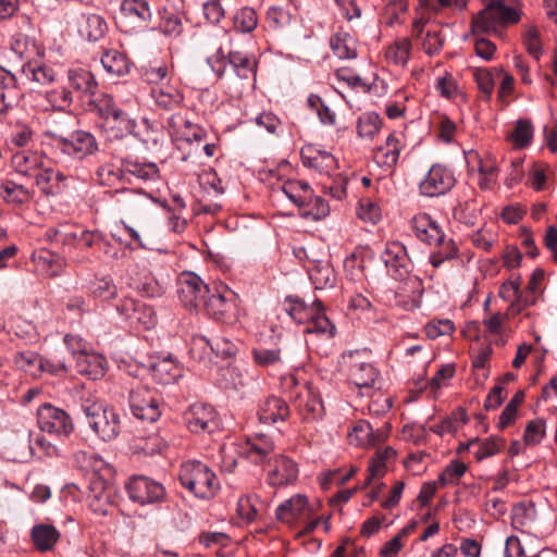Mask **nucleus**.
Segmentation results:
<instances>
[{"mask_svg": "<svg viewBox=\"0 0 557 557\" xmlns=\"http://www.w3.org/2000/svg\"><path fill=\"white\" fill-rule=\"evenodd\" d=\"M333 53L342 60H350L357 57L356 40L348 34L338 32L330 39Z\"/></svg>", "mask_w": 557, "mask_h": 557, "instance_id": "f704fd0d", "label": "nucleus"}, {"mask_svg": "<svg viewBox=\"0 0 557 557\" xmlns=\"http://www.w3.org/2000/svg\"><path fill=\"white\" fill-rule=\"evenodd\" d=\"M23 72L29 79L40 85L51 84L55 79L54 70L46 64H33L28 62L24 65Z\"/></svg>", "mask_w": 557, "mask_h": 557, "instance_id": "864d4df0", "label": "nucleus"}, {"mask_svg": "<svg viewBox=\"0 0 557 557\" xmlns=\"http://www.w3.org/2000/svg\"><path fill=\"white\" fill-rule=\"evenodd\" d=\"M98 182L103 186H113L124 178V166L117 168L111 163L100 165L96 172Z\"/></svg>", "mask_w": 557, "mask_h": 557, "instance_id": "052dcab7", "label": "nucleus"}, {"mask_svg": "<svg viewBox=\"0 0 557 557\" xmlns=\"http://www.w3.org/2000/svg\"><path fill=\"white\" fill-rule=\"evenodd\" d=\"M46 99L52 109L64 111L71 107L74 100L73 91L66 87L48 90Z\"/></svg>", "mask_w": 557, "mask_h": 557, "instance_id": "13d9d810", "label": "nucleus"}, {"mask_svg": "<svg viewBox=\"0 0 557 557\" xmlns=\"http://www.w3.org/2000/svg\"><path fill=\"white\" fill-rule=\"evenodd\" d=\"M546 433V424L543 419L530 421L524 430L523 440L527 445L535 446L541 443Z\"/></svg>", "mask_w": 557, "mask_h": 557, "instance_id": "e2e57ef3", "label": "nucleus"}, {"mask_svg": "<svg viewBox=\"0 0 557 557\" xmlns=\"http://www.w3.org/2000/svg\"><path fill=\"white\" fill-rule=\"evenodd\" d=\"M455 183L451 170L442 164H433L419 183V193L425 197H440L447 194Z\"/></svg>", "mask_w": 557, "mask_h": 557, "instance_id": "9b49d317", "label": "nucleus"}, {"mask_svg": "<svg viewBox=\"0 0 557 557\" xmlns=\"http://www.w3.org/2000/svg\"><path fill=\"white\" fill-rule=\"evenodd\" d=\"M251 357L255 364L260 368H271L283 362L280 348L255 347L251 350Z\"/></svg>", "mask_w": 557, "mask_h": 557, "instance_id": "09e8293b", "label": "nucleus"}, {"mask_svg": "<svg viewBox=\"0 0 557 557\" xmlns=\"http://www.w3.org/2000/svg\"><path fill=\"white\" fill-rule=\"evenodd\" d=\"M379 372L372 363L354 359L349 367V380L358 388H370L377 380Z\"/></svg>", "mask_w": 557, "mask_h": 557, "instance_id": "c756f323", "label": "nucleus"}, {"mask_svg": "<svg viewBox=\"0 0 557 557\" xmlns=\"http://www.w3.org/2000/svg\"><path fill=\"white\" fill-rule=\"evenodd\" d=\"M129 407L133 414L143 421L154 422L160 416L159 400L146 386H138L129 394Z\"/></svg>", "mask_w": 557, "mask_h": 557, "instance_id": "4468645a", "label": "nucleus"}, {"mask_svg": "<svg viewBox=\"0 0 557 557\" xmlns=\"http://www.w3.org/2000/svg\"><path fill=\"white\" fill-rule=\"evenodd\" d=\"M438 246L437 250L430 256V262L434 268H438L445 260H450L457 257L458 248L453 239H443L441 243L433 244Z\"/></svg>", "mask_w": 557, "mask_h": 557, "instance_id": "5fc2aeb1", "label": "nucleus"}, {"mask_svg": "<svg viewBox=\"0 0 557 557\" xmlns=\"http://www.w3.org/2000/svg\"><path fill=\"white\" fill-rule=\"evenodd\" d=\"M77 370L90 380H98L106 373V359L97 354H81L76 359Z\"/></svg>", "mask_w": 557, "mask_h": 557, "instance_id": "2f4dec72", "label": "nucleus"}, {"mask_svg": "<svg viewBox=\"0 0 557 557\" xmlns=\"http://www.w3.org/2000/svg\"><path fill=\"white\" fill-rule=\"evenodd\" d=\"M382 127V120L379 114L369 112L362 114L357 122L358 136L366 140H372Z\"/></svg>", "mask_w": 557, "mask_h": 557, "instance_id": "de8ad7c7", "label": "nucleus"}, {"mask_svg": "<svg viewBox=\"0 0 557 557\" xmlns=\"http://www.w3.org/2000/svg\"><path fill=\"white\" fill-rule=\"evenodd\" d=\"M60 533L50 524H37L32 529V540L40 552H48L58 542Z\"/></svg>", "mask_w": 557, "mask_h": 557, "instance_id": "e433bc0d", "label": "nucleus"}, {"mask_svg": "<svg viewBox=\"0 0 557 557\" xmlns=\"http://www.w3.org/2000/svg\"><path fill=\"white\" fill-rule=\"evenodd\" d=\"M159 28L165 36L178 37L184 28L180 13L172 8L164 7L160 11Z\"/></svg>", "mask_w": 557, "mask_h": 557, "instance_id": "c03bdc74", "label": "nucleus"}, {"mask_svg": "<svg viewBox=\"0 0 557 557\" xmlns=\"http://www.w3.org/2000/svg\"><path fill=\"white\" fill-rule=\"evenodd\" d=\"M125 175L129 174L143 181H156L159 178V168L152 162L138 160H123Z\"/></svg>", "mask_w": 557, "mask_h": 557, "instance_id": "58836bf2", "label": "nucleus"}, {"mask_svg": "<svg viewBox=\"0 0 557 557\" xmlns=\"http://www.w3.org/2000/svg\"><path fill=\"white\" fill-rule=\"evenodd\" d=\"M131 323L140 325L144 329L149 330L153 327L157 323L156 312L150 306L139 301L132 317Z\"/></svg>", "mask_w": 557, "mask_h": 557, "instance_id": "680f3d73", "label": "nucleus"}, {"mask_svg": "<svg viewBox=\"0 0 557 557\" xmlns=\"http://www.w3.org/2000/svg\"><path fill=\"white\" fill-rule=\"evenodd\" d=\"M92 294L101 300H111L116 297L117 289L111 278L102 277L94 282Z\"/></svg>", "mask_w": 557, "mask_h": 557, "instance_id": "338daca9", "label": "nucleus"}, {"mask_svg": "<svg viewBox=\"0 0 557 557\" xmlns=\"http://www.w3.org/2000/svg\"><path fill=\"white\" fill-rule=\"evenodd\" d=\"M103 69L113 75L122 76L129 71L127 57L117 50H108L101 57Z\"/></svg>", "mask_w": 557, "mask_h": 557, "instance_id": "37998d69", "label": "nucleus"}, {"mask_svg": "<svg viewBox=\"0 0 557 557\" xmlns=\"http://www.w3.org/2000/svg\"><path fill=\"white\" fill-rule=\"evenodd\" d=\"M168 127L169 133L176 141L201 143L207 137V132L200 125L193 123L180 113L171 115Z\"/></svg>", "mask_w": 557, "mask_h": 557, "instance_id": "6ab92c4d", "label": "nucleus"}, {"mask_svg": "<svg viewBox=\"0 0 557 557\" xmlns=\"http://www.w3.org/2000/svg\"><path fill=\"white\" fill-rule=\"evenodd\" d=\"M454 323L448 319L432 320L424 326L425 334L431 339H435L444 335H449L454 332Z\"/></svg>", "mask_w": 557, "mask_h": 557, "instance_id": "774afa93", "label": "nucleus"}, {"mask_svg": "<svg viewBox=\"0 0 557 557\" xmlns=\"http://www.w3.org/2000/svg\"><path fill=\"white\" fill-rule=\"evenodd\" d=\"M187 429L195 434L212 433L218 428L215 409L206 404H193L184 413Z\"/></svg>", "mask_w": 557, "mask_h": 557, "instance_id": "2eb2a0df", "label": "nucleus"}, {"mask_svg": "<svg viewBox=\"0 0 557 557\" xmlns=\"http://www.w3.org/2000/svg\"><path fill=\"white\" fill-rule=\"evenodd\" d=\"M329 212L330 207L327 202L323 198L312 195V199L301 209L300 215L306 219L318 221L325 218Z\"/></svg>", "mask_w": 557, "mask_h": 557, "instance_id": "bf43d9fd", "label": "nucleus"}, {"mask_svg": "<svg viewBox=\"0 0 557 557\" xmlns=\"http://www.w3.org/2000/svg\"><path fill=\"white\" fill-rule=\"evenodd\" d=\"M228 63L235 71L238 77L247 79L255 77L257 61L255 58L249 57L239 51L228 53Z\"/></svg>", "mask_w": 557, "mask_h": 557, "instance_id": "79ce46f5", "label": "nucleus"}, {"mask_svg": "<svg viewBox=\"0 0 557 557\" xmlns=\"http://www.w3.org/2000/svg\"><path fill=\"white\" fill-rule=\"evenodd\" d=\"M2 197L7 202L23 205L33 198V193L21 184L7 181L2 185Z\"/></svg>", "mask_w": 557, "mask_h": 557, "instance_id": "603ef678", "label": "nucleus"}, {"mask_svg": "<svg viewBox=\"0 0 557 557\" xmlns=\"http://www.w3.org/2000/svg\"><path fill=\"white\" fill-rule=\"evenodd\" d=\"M174 75V66L171 62L156 60L143 67L144 79L151 85L161 86L164 81L170 82Z\"/></svg>", "mask_w": 557, "mask_h": 557, "instance_id": "473e14b6", "label": "nucleus"}, {"mask_svg": "<svg viewBox=\"0 0 557 557\" xmlns=\"http://www.w3.org/2000/svg\"><path fill=\"white\" fill-rule=\"evenodd\" d=\"M381 260L393 278L396 281H407L414 288L420 286L419 277L410 274V260L406 247L401 243H387L381 253Z\"/></svg>", "mask_w": 557, "mask_h": 557, "instance_id": "423d86ee", "label": "nucleus"}, {"mask_svg": "<svg viewBox=\"0 0 557 557\" xmlns=\"http://www.w3.org/2000/svg\"><path fill=\"white\" fill-rule=\"evenodd\" d=\"M312 508L305 495L297 494L282 503L276 509V518L289 522L294 519L311 517Z\"/></svg>", "mask_w": 557, "mask_h": 557, "instance_id": "b1692460", "label": "nucleus"}, {"mask_svg": "<svg viewBox=\"0 0 557 557\" xmlns=\"http://www.w3.org/2000/svg\"><path fill=\"white\" fill-rule=\"evenodd\" d=\"M128 497L140 505L160 503L164 500L166 492L164 486L145 475H134L126 483Z\"/></svg>", "mask_w": 557, "mask_h": 557, "instance_id": "9d476101", "label": "nucleus"}, {"mask_svg": "<svg viewBox=\"0 0 557 557\" xmlns=\"http://www.w3.org/2000/svg\"><path fill=\"white\" fill-rule=\"evenodd\" d=\"M507 138L516 148H525L533 138V125L531 121L518 120L513 131Z\"/></svg>", "mask_w": 557, "mask_h": 557, "instance_id": "3c124183", "label": "nucleus"}, {"mask_svg": "<svg viewBox=\"0 0 557 557\" xmlns=\"http://www.w3.org/2000/svg\"><path fill=\"white\" fill-rule=\"evenodd\" d=\"M87 104L91 111H96L103 119H112L114 122L119 123L121 128L125 131L132 132L134 129L135 123L131 120L126 112L119 109L109 94H100L91 96Z\"/></svg>", "mask_w": 557, "mask_h": 557, "instance_id": "dca6fc26", "label": "nucleus"}, {"mask_svg": "<svg viewBox=\"0 0 557 557\" xmlns=\"http://www.w3.org/2000/svg\"><path fill=\"white\" fill-rule=\"evenodd\" d=\"M114 488L111 483L98 472L91 474L87 500L90 509L101 516H106L113 508Z\"/></svg>", "mask_w": 557, "mask_h": 557, "instance_id": "f8f14e48", "label": "nucleus"}, {"mask_svg": "<svg viewBox=\"0 0 557 557\" xmlns=\"http://www.w3.org/2000/svg\"><path fill=\"white\" fill-rule=\"evenodd\" d=\"M10 47L22 59H30L33 55H41L44 53L35 39L22 33L12 36Z\"/></svg>", "mask_w": 557, "mask_h": 557, "instance_id": "a19ab883", "label": "nucleus"}, {"mask_svg": "<svg viewBox=\"0 0 557 557\" xmlns=\"http://www.w3.org/2000/svg\"><path fill=\"white\" fill-rule=\"evenodd\" d=\"M372 426L364 420L358 421L348 433L349 443L360 447H371Z\"/></svg>", "mask_w": 557, "mask_h": 557, "instance_id": "4d7b16f0", "label": "nucleus"}, {"mask_svg": "<svg viewBox=\"0 0 557 557\" xmlns=\"http://www.w3.org/2000/svg\"><path fill=\"white\" fill-rule=\"evenodd\" d=\"M89 428L104 442L115 440L121 432L119 412L101 401L85 400L82 405Z\"/></svg>", "mask_w": 557, "mask_h": 557, "instance_id": "20e7f679", "label": "nucleus"}, {"mask_svg": "<svg viewBox=\"0 0 557 557\" xmlns=\"http://www.w3.org/2000/svg\"><path fill=\"white\" fill-rule=\"evenodd\" d=\"M150 95L154 104L165 111L175 110L184 101L183 94L172 85H161L151 88Z\"/></svg>", "mask_w": 557, "mask_h": 557, "instance_id": "c85d7f7f", "label": "nucleus"}, {"mask_svg": "<svg viewBox=\"0 0 557 557\" xmlns=\"http://www.w3.org/2000/svg\"><path fill=\"white\" fill-rule=\"evenodd\" d=\"M268 482L273 486H282L292 483L298 474L297 465L288 457L277 455L269 459Z\"/></svg>", "mask_w": 557, "mask_h": 557, "instance_id": "412c9836", "label": "nucleus"}, {"mask_svg": "<svg viewBox=\"0 0 557 557\" xmlns=\"http://www.w3.org/2000/svg\"><path fill=\"white\" fill-rule=\"evenodd\" d=\"M211 290L202 280L191 272H183L178 277L177 294L182 305L189 309L203 306Z\"/></svg>", "mask_w": 557, "mask_h": 557, "instance_id": "6e6552de", "label": "nucleus"}, {"mask_svg": "<svg viewBox=\"0 0 557 557\" xmlns=\"http://www.w3.org/2000/svg\"><path fill=\"white\" fill-rule=\"evenodd\" d=\"M445 37L440 29H428L422 39V49L428 55L440 53L444 46Z\"/></svg>", "mask_w": 557, "mask_h": 557, "instance_id": "0e129e2a", "label": "nucleus"}, {"mask_svg": "<svg viewBox=\"0 0 557 557\" xmlns=\"http://www.w3.org/2000/svg\"><path fill=\"white\" fill-rule=\"evenodd\" d=\"M282 388L288 394L304 421H315L323 417V403L311 384H300L294 375H288L283 377Z\"/></svg>", "mask_w": 557, "mask_h": 557, "instance_id": "f257e3e1", "label": "nucleus"}, {"mask_svg": "<svg viewBox=\"0 0 557 557\" xmlns=\"http://www.w3.org/2000/svg\"><path fill=\"white\" fill-rule=\"evenodd\" d=\"M282 190L300 210L312 199V190L309 184L302 181H287L284 183Z\"/></svg>", "mask_w": 557, "mask_h": 557, "instance_id": "4c0bfd02", "label": "nucleus"}, {"mask_svg": "<svg viewBox=\"0 0 557 557\" xmlns=\"http://www.w3.org/2000/svg\"><path fill=\"white\" fill-rule=\"evenodd\" d=\"M274 443L265 435H260L253 440H248L245 447V454L252 462L259 463L267 459L273 453Z\"/></svg>", "mask_w": 557, "mask_h": 557, "instance_id": "c9c22d12", "label": "nucleus"}, {"mask_svg": "<svg viewBox=\"0 0 557 557\" xmlns=\"http://www.w3.org/2000/svg\"><path fill=\"white\" fill-rule=\"evenodd\" d=\"M202 307L210 317L225 323L235 322L238 315L235 296L226 287L214 288Z\"/></svg>", "mask_w": 557, "mask_h": 557, "instance_id": "1a4fd4ad", "label": "nucleus"}, {"mask_svg": "<svg viewBox=\"0 0 557 557\" xmlns=\"http://www.w3.org/2000/svg\"><path fill=\"white\" fill-rule=\"evenodd\" d=\"M234 28L240 33H251L258 25L257 12L249 7L239 9L233 18Z\"/></svg>", "mask_w": 557, "mask_h": 557, "instance_id": "6e6d98bb", "label": "nucleus"}, {"mask_svg": "<svg viewBox=\"0 0 557 557\" xmlns=\"http://www.w3.org/2000/svg\"><path fill=\"white\" fill-rule=\"evenodd\" d=\"M412 51L411 40L407 37L393 41L385 50V59L389 64L405 67Z\"/></svg>", "mask_w": 557, "mask_h": 557, "instance_id": "72a5a7b5", "label": "nucleus"}, {"mask_svg": "<svg viewBox=\"0 0 557 557\" xmlns=\"http://www.w3.org/2000/svg\"><path fill=\"white\" fill-rule=\"evenodd\" d=\"M55 146L63 153L75 159H84L98 150V144L92 134L85 131H75L69 138L57 137Z\"/></svg>", "mask_w": 557, "mask_h": 557, "instance_id": "ddd939ff", "label": "nucleus"}, {"mask_svg": "<svg viewBox=\"0 0 557 557\" xmlns=\"http://www.w3.org/2000/svg\"><path fill=\"white\" fill-rule=\"evenodd\" d=\"M519 21L520 13L516 9L505 5L500 0H493L473 17L471 30L474 35L497 34L508 24Z\"/></svg>", "mask_w": 557, "mask_h": 557, "instance_id": "39448f33", "label": "nucleus"}, {"mask_svg": "<svg viewBox=\"0 0 557 557\" xmlns=\"http://www.w3.org/2000/svg\"><path fill=\"white\" fill-rule=\"evenodd\" d=\"M117 210L125 214H137L146 210L152 198L141 189L122 188L111 191Z\"/></svg>", "mask_w": 557, "mask_h": 557, "instance_id": "f3484780", "label": "nucleus"}, {"mask_svg": "<svg viewBox=\"0 0 557 557\" xmlns=\"http://www.w3.org/2000/svg\"><path fill=\"white\" fill-rule=\"evenodd\" d=\"M70 90L75 92L82 101H88L98 90V83L94 74L83 67L70 69L66 74Z\"/></svg>", "mask_w": 557, "mask_h": 557, "instance_id": "aec40b11", "label": "nucleus"}, {"mask_svg": "<svg viewBox=\"0 0 557 557\" xmlns=\"http://www.w3.org/2000/svg\"><path fill=\"white\" fill-rule=\"evenodd\" d=\"M504 444L503 438L492 436L484 441L473 438L468 443L467 448H474L473 455L478 461H481L500 451Z\"/></svg>", "mask_w": 557, "mask_h": 557, "instance_id": "ea45409f", "label": "nucleus"}, {"mask_svg": "<svg viewBox=\"0 0 557 557\" xmlns=\"http://www.w3.org/2000/svg\"><path fill=\"white\" fill-rule=\"evenodd\" d=\"M15 363L25 373L38 377L42 374V358L33 351L18 352L15 356Z\"/></svg>", "mask_w": 557, "mask_h": 557, "instance_id": "8fccbe9b", "label": "nucleus"}, {"mask_svg": "<svg viewBox=\"0 0 557 557\" xmlns=\"http://www.w3.org/2000/svg\"><path fill=\"white\" fill-rule=\"evenodd\" d=\"M37 423L42 432L58 437H67L74 431L71 416L50 404H44L38 408Z\"/></svg>", "mask_w": 557, "mask_h": 557, "instance_id": "0eeeda50", "label": "nucleus"}, {"mask_svg": "<svg viewBox=\"0 0 557 557\" xmlns=\"http://www.w3.org/2000/svg\"><path fill=\"white\" fill-rule=\"evenodd\" d=\"M121 16L136 27H145L151 20V10L146 0H123Z\"/></svg>", "mask_w": 557, "mask_h": 557, "instance_id": "cd10ccee", "label": "nucleus"}, {"mask_svg": "<svg viewBox=\"0 0 557 557\" xmlns=\"http://www.w3.org/2000/svg\"><path fill=\"white\" fill-rule=\"evenodd\" d=\"M13 169L25 176H33L39 169L40 157L29 151H21L12 157Z\"/></svg>", "mask_w": 557, "mask_h": 557, "instance_id": "a18cd8bd", "label": "nucleus"}, {"mask_svg": "<svg viewBox=\"0 0 557 557\" xmlns=\"http://www.w3.org/2000/svg\"><path fill=\"white\" fill-rule=\"evenodd\" d=\"M416 236L429 245L441 243L443 231L428 213H418L410 221Z\"/></svg>", "mask_w": 557, "mask_h": 557, "instance_id": "4be33fe9", "label": "nucleus"}, {"mask_svg": "<svg viewBox=\"0 0 557 557\" xmlns=\"http://www.w3.org/2000/svg\"><path fill=\"white\" fill-rule=\"evenodd\" d=\"M258 416L265 424L285 421L289 416V407L282 398L271 396L260 404Z\"/></svg>", "mask_w": 557, "mask_h": 557, "instance_id": "bb28decb", "label": "nucleus"}, {"mask_svg": "<svg viewBox=\"0 0 557 557\" xmlns=\"http://www.w3.org/2000/svg\"><path fill=\"white\" fill-rule=\"evenodd\" d=\"M401 143L395 134H389L384 145L379 146L374 151V161L380 166L393 168L399 159Z\"/></svg>", "mask_w": 557, "mask_h": 557, "instance_id": "7c9ffc66", "label": "nucleus"}, {"mask_svg": "<svg viewBox=\"0 0 557 557\" xmlns=\"http://www.w3.org/2000/svg\"><path fill=\"white\" fill-rule=\"evenodd\" d=\"M287 312L295 322L306 325L304 332L307 334L322 335L327 338L335 335V325L325 314L320 300H314L309 306L301 299H295Z\"/></svg>", "mask_w": 557, "mask_h": 557, "instance_id": "7ed1b4c3", "label": "nucleus"}, {"mask_svg": "<svg viewBox=\"0 0 557 557\" xmlns=\"http://www.w3.org/2000/svg\"><path fill=\"white\" fill-rule=\"evenodd\" d=\"M523 44L528 52L535 59L539 60L543 53L540 32L535 26L527 28L523 35Z\"/></svg>", "mask_w": 557, "mask_h": 557, "instance_id": "69168bd1", "label": "nucleus"}, {"mask_svg": "<svg viewBox=\"0 0 557 557\" xmlns=\"http://www.w3.org/2000/svg\"><path fill=\"white\" fill-rule=\"evenodd\" d=\"M308 273L315 289H324L335 285L336 275L327 258L309 259Z\"/></svg>", "mask_w": 557, "mask_h": 557, "instance_id": "5701e85b", "label": "nucleus"}, {"mask_svg": "<svg viewBox=\"0 0 557 557\" xmlns=\"http://www.w3.org/2000/svg\"><path fill=\"white\" fill-rule=\"evenodd\" d=\"M35 177L36 185L46 195H53L58 183L65 180V176L51 168L38 169L33 175Z\"/></svg>", "mask_w": 557, "mask_h": 557, "instance_id": "49530a36", "label": "nucleus"}, {"mask_svg": "<svg viewBox=\"0 0 557 557\" xmlns=\"http://www.w3.org/2000/svg\"><path fill=\"white\" fill-rule=\"evenodd\" d=\"M108 29L104 18L95 13H83L77 20V30L82 38L98 41Z\"/></svg>", "mask_w": 557, "mask_h": 557, "instance_id": "a878e982", "label": "nucleus"}, {"mask_svg": "<svg viewBox=\"0 0 557 557\" xmlns=\"http://www.w3.org/2000/svg\"><path fill=\"white\" fill-rule=\"evenodd\" d=\"M304 166L311 169L320 175L330 176L337 169L335 157L314 145H306L300 150Z\"/></svg>", "mask_w": 557, "mask_h": 557, "instance_id": "a211bd4d", "label": "nucleus"}, {"mask_svg": "<svg viewBox=\"0 0 557 557\" xmlns=\"http://www.w3.org/2000/svg\"><path fill=\"white\" fill-rule=\"evenodd\" d=\"M178 479L181 484L196 497L209 499L220 487L215 473L203 462L188 460L182 463Z\"/></svg>", "mask_w": 557, "mask_h": 557, "instance_id": "f03ea898", "label": "nucleus"}, {"mask_svg": "<svg viewBox=\"0 0 557 557\" xmlns=\"http://www.w3.org/2000/svg\"><path fill=\"white\" fill-rule=\"evenodd\" d=\"M149 370L156 382L160 384L174 383L182 375L180 364L171 355L152 360Z\"/></svg>", "mask_w": 557, "mask_h": 557, "instance_id": "393cba45", "label": "nucleus"}]
</instances>
